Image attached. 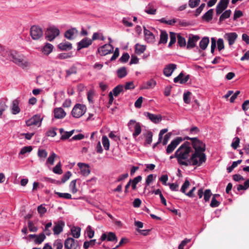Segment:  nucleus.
Returning <instances> with one entry per match:
<instances>
[{
  "label": "nucleus",
  "instance_id": "79ce46f5",
  "mask_svg": "<svg viewBox=\"0 0 249 249\" xmlns=\"http://www.w3.org/2000/svg\"><path fill=\"white\" fill-rule=\"evenodd\" d=\"M176 41V34L174 32H170V42L168 47H171Z\"/></svg>",
  "mask_w": 249,
  "mask_h": 249
},
{
  "label": "nucleus",
  "instance_id": "6e6552de",
  "mask_svg": "<svg viewBox=\"0 0 249 249\" xmlns=\"http://www.w3.org/2000/svg\"><path fill=\"white\" fill-rule=\"evenodd\" d=\"M134 125V132L133 133V136L136 138L137 136L139 135L142 131V128L141 124L139 123H136L134 120H131L128 123V126L129 129L131 130V126Z\"/></svg>",
  "mask_w": 249,
  "mask_h": 249
},
{
  "label": "nucleus",
  "instance_id": "4468645a",
  "mask_svg": "<svg viewBox=\"0 0 249 249\" xmlns=\"http://www.w3.org/2000/svg\"><path fill=\"white\" fill-rule=\"evenodd\" d=\"M238 35L235 32L228 33L225 34L224 37L227 40L230 46L233 45L237 38Z\"/></svg>",
  "mask_w": 249,
  "mask_h": 249
},
{
  "label": "nucleus",
  "instance_id": "473e14b6",
  "mask_svg": "<svg viewBox=\"0 0 249 249\" xmlns=\"http://www.w3.org/2000/svg\"><path fill=\"white\" fill-rule=\"evenodd\" d=\"M124 91V87L122 85H119L117 86H116L115 88H114L112 91L113 95H114L115 97H117L118 96V95L122 91Z\"/></svg>",
  "mask_w": 249,
  "mask_h": 249
},
{
  "label": "nucleus",
  "instance_id": "680f3d73",
  "mask_svg": "<svg viewBox=\"0 0 249 249\" xmlns=\"http://www.w3.org/2000/svg\"><path fill=\"white\" fill-rule=\"evenodd\" d=\"M33 148L31 146H24L20 150L19 154L24 155L26 153H29L32 150Z\"/></svg>",
  "mask_w": 249,
  "mask_h": 249
},
{
  "label": "nucleus",
  "instance_id": "9d476101",
  "mask_svg": "<svg viewBox=\"0 0 249 249\" xmlns=\"http://www.w3.org/2000/svg\"><path fill=\"white\" fill-rule=\"evenodd\" d=\"M199 39L200 37L197 35H189L186 46V49L187 50H190L195 48L196 46V42Z\"/></svg>",
  "mask_w": 249,
  "mask_h": 249
},
{
  "label": "nucleus",
  "instance_id": "72a5a7b5",
  "mask_svg": "<svg viewBox=\"0 0 249 249\" xmlns=\"http://www.w3.org/2000/svg\"><path fill=\"white\" fill-rule=\"evenodd\" d=\"M118 77L120 78L124 77L127 75L126 69L124 67H123L118 69L117 71Z\"/></svg>",
  "mask_w": 249,
  "mask_h": 249
},
{
  "label": "nucleus",
  "instance_id": "338daca9",
  "mask_svg": "<svg viewBox=\"0 0 249 249\" xmlns=\"http://www.w3.org/2000/svg\"><path fill=\"white\" fill-rule=\"evenodd\" d=\"M37 211L40 214V216H42L47 212L46 208L43 206V205H40L37 207Z\"/></svg>",
  "mask_w": 249,
  "mask_h": 249
},
{
  "label": "nucleus",
  "instance_id": "2eb2a0df",
  "mask_svg": "<svg viewBox=\"0 0 249 249\" xmlns=\"http://www.w3.org/2000/svg\"><path fill=\"white\" fill-rule=\"evenodd\" d=\"M54 224L55 225L53 228V233L55 235H58L63 231L65 226V222L62 220H60L54 223Z\"/></svg>",
  "mask_w": 249,
  "mask_h": 249
},
{
  "label": "nucleus",
  "instance_id": "c9c22d12",
  "mask_svg": "<svg viewBox=\"0 0 249 249\" xmlns=\"http://www.w3.org/2000/svg\"><path fill=\"white\" fill-rule=\"evenodd\" d=\"M146 49V46L139 44L135 45V52L138 54H141L143 53Z\"/></svg>",
  "mask_w": 249,
  "mask_h": 249
},
{
  "label": "nucleus",
  "instance_id": "49530a36",
  "mask_svg": "<svg viewBox=\"0 0 249 249\" xmlns=\"http://www.w3.org/2000/svg\"><path fill=\"white\" fill-rule=\"evenodd\" d=\"M74 130H72L69 132L65 131V132L61 136L60 139L61 140H66L69 139L74 133Z\"/></svg>",
  "mask_w": 249,
  "mask_h": 249
},
{
  "label": "nucleus",
  "instance_id": "4c0bfd02",
  "mask_svg": "<svg viewBox=\"0 0 249 249\" xmlns=\"http://www.w3.org/2000/svg\"><path fill=\"white\" fill-rule=\"evenodd\" d=\"M102 143L106 150H108L110 143L108 138L106 136H103L102 137Z\"/></svg>",
  "mask_w": 249,
  "mask_h": 249
},
{
  "label": "nucleus",
  "instance_id": "c756f323",
  "mask_svg": "<svg viewBox=\"0 0 249 249\" xmlns=\"http://www.w3.org/2000/svg\"><path fill=\"white\" fill-rule=\"evenodd\" d=\"M213 9L209 10L202 17V19L207 22L210 21L213 18Z\"/></svg>",
  "mask_w": 249,
  "mask_h": 249
},
{
  "label": "nucleus",
  "instance_id": "a19ab883",
  "mask_svg": "<svg viewBox=\"0 0 249 249\" xmlns=\"http://www.w3.org/2000/svg\"><path fill=\"white\" fill-rule=\"evenodd\" d=\"M77 73V68L75 66H72L68 70H66V77L70 76L72 74H75Z\"/></svg>",
  "mask_w": 249,
  "mask_h": 249
},
{
  "label": "nucleus",
  "instance_id": "ddd939ff",
  "mask_svg": "<svg viewBox=\"0 0 249 249\" xmlns=\"http://www.w3.org/2000/svg\"><path fill=\"white\" fill-rule=\"evenodd\" d=\"M42 118L39 115H35L26 122L28 126L38 125L40 126Z\"/></svg>",
  "mask_w": 249,
  "mask_h": 249
},
{
  "label": "nucleus",
  "instance_id": "39448f33",
  "mask_svg": "<svg viewBox=\"0 0 249 249\" xmlns=\"http://www.w3.org/2000/svg\"><path fill=\"white\" fill-rule=\"evenodd\" d=\"M30 34L34 40H38L43 36V32L38 26L34 25L30 28Z\"/></svg>",
  "mask_w": 249,
  "mask_h": 249
},
{
  "label": "nucleus",
  "instance_id": "58836bf2",
  "mask_svg": "<svg viewBox=\"0 0 249 249\" xmlns=\"http://www.w3.org/2000/svg\"><path fill=\"white\" fill-rule=\"evenodd\" d=\"M156 9L153 7V6L149 3L148 5L147 9L145 10V12L149 15H155L156 13Z\"/></svg>",
  "mask_w": 249,
  "mask_h": 249
},
{
  "label": "nucleus",
  "instance_id": "603ef678",
  "mask_svg": "<svg viewBox=\"0 0 249 249\" xmlns=\"http://www.w3.org/2000/svg\"><path fill=\"white\" fill-rule=\"evenodd\" d=\"M190 184L189 181L188 179H186L185 180L184 183L183 184L182 186H181L180 191L182 193L185 194L186 193V190L189 187V186H190Z\"/></svg>",
  "mask_w": 249,
  "mask_h": 249
},
{
  "label": "nucleus",
  "instance_id": "2f4dec72",
  "mask_svg": "<svg viewBox=\"0 0 249 249\" xmlns=\"http://www.w3.org/2000/svg\"><path fill=\"white\" fill-rule=\"evenodd\" d=\"M159 43L166 44L168 39V34L165 31L161 30Z\"/></svg>",
  "mask_w": 249,
  "mask_h": 249
},
{
  "label": "nucleus",
  "instance_id": "423d86ee",
  "mask_svg": "<svg viewBox=\"0 0 249 249\" xmlns=\"http://www.w3.org/2000/svg\"><path fill=\"white\" fill-rule=\"evenodd\" d=\"M60 34V31L58 29L54 27H50L48 28L45 33L46 38L49 41H52Z\"/></svg>",
  "mask_w": 249,
  "mask_h": 249
},
{
  "label": "nucleus",
  "instance_id": "c03bdc74",
  "mask_svg": "<svg viewBox=\"0 0 249 249\" xmlns=\"http://www.w3.org/2000/svg\"><path fill=\"white\" fill-rule=\"evenodd\" d=\"M37 155L39 158L43 159V160H44L47 157L48 153L44 149H38L37 152Z\"/></svg>",
  "mask_w": 249,
  "mask_h": 249
},
{
  "label": "nucleus",
  "instance_id": "13d9d810",
  "mask_svg": "<svg viewBox=\"0 0 249 249\" xmlns=\"http://www.w3.org/2000/svg\"><path fill=\"white\" fill-rule=\"evenodd\" d=\"M191 94V92L190 91H187L186 92L184 93L183 101L186 104H189L190 103V96Z\"/></svg>",
  "mask_w": 249,
  "mask_h": 249
},
{
  "label": "nucleus",
  "instance_id": "37998d69",
  "mask_svg": "<svg viewBox=\"0 0 249 249\" xmlns=\"http://www.w3.org/2000/svg\"><path fill=\"white\" fill-rule=\"evenodd\" d=\"M156 85V82L153 79H151L145 84L143 89H148L151 88H153Z\"/></svg>",
  "mask_w": 249,
  "mask_h": 249
},
{
  "label": "nucleus",
  "instance_id": "f03ea898",
  "mask_svg": "<svg viewBox=\"0 0 249 249\" xmlns=\"http://www.w3.org/2000/svg\"><path fill=\"white\" fill-rule=\"evenodd\" d=\"M192 151L190 143L185 142L176 151L174 157L177 159L178 163L181 165L188 166L193 165V161L189 159L190 153Z\"/></svg>",
  "mask_w": 249,
  "mask_h": 249
},
{
  "label": "nucleus",
  "instance_id": "e433bc0d",
  "mask_svg": "<svg viewBox=\"0 0 249 249\" xmlns=\"http://www.w3.org/2000/svg\"><path fill=\"white\" fill-rule=\"evenodd\" d=\"M46 236L44 233H41L36 236V239L35 240V243L36 244H40L45 240Z\"/></svg>",
  "mask_w": 249,
  "mask_h": 249
},
{
  "label": "nucleus",
  "instance_id": "a211bd4d",
  "mask_svg": "<svg viewBox=\"0 0 249 249\" xmlns=\"http://www.w3.org/2000/svg\"><path fill=\"white\" fill-rule=\"evenodd\" d=\"M144 115L155 124L159 123L162 120V117L160 115H155L149 112H145Z\"/></svg>",
  "mask_w": 249,
  "mask_h": 249
},
{
  "label": "nucleus",
  "instance_id": "f257e3e1",
  "mask_svg": "<svg viewBox=\"0 0 249 249\" xmlns=\"http://www.w3.org/2000/svg\"><path fill=\"white\" fill-rule=\"evenodd\" d=\"M185 139L191 141L193 147L195 150L191 156L193 165L200 166L206 160V156L204 153L206 150L205 144L197 138L186 137Z\"/></svg>",
  "mask_w": 249,
  "mask_h": 249
},
{
  "label": "nucleus",
  "instance_id": "a18cd8bd",
  "mask_svg": "<svg viewBox=\"0 0 249 249\" xmlns=\"http://www.w3.org/2000/svg\"><path fill=\"white\" fill-rule=\"evenodd\" d=\"M54 194L57 195L60 198H64L65 199H71V195L69 193H62L56 191H54Z\"/></svg>",
  "mask_w": 249,
  "mask_h": 249
},
{
  "label": "nucleus",
  "instance_id": "1a4fd4ad",
  "mask_svg": "<svg viewBox=\"0 0 249 249\" xmlns=\"http://www.w3.org/2000/svg\"><path fill=\"white\" fill-rule=\"evenodd\" d=\"M229 3V0H220L216 7V15H219L224 12L228 7Z\"/></svg>",
  "mask_w": 249,
  "mask_h": 249
},
{
  "label": "nucleus",
  "instance_id": "bb28decb",
  "mask_svg": "<svg viewBox=\"0 0 249 249\" xmlns=\"http://www.w3.org/2000/svg\"><path fill=\"white\" fill-rule=\"evenodd\" d=\"M53 48V46L52 44L47 43L42 49V52L44 53V54L48 55L52 52Z\"/></svg>",
  "mask_w": 249,
  "mask_h": 249
},
{
  "label": "nucleus",
  "instance_id": "69168bd1",
  "mask_svg": "<svg viewBox=\"0 0 249 249\" xmlns=\"http://www.w3.org/2000/svg\"><path fill=\"white\" fill-rule=\"evenodd\" d=\"M243 15V13L241 11L235 10L234 13L233 19L236 20L238 18L242 17Z\"/></svg>",
  "mask_w": 249,
  "mask_h": 249
},
{
  "label": "nucleus",
  "instance_id": "6e6d98bb",
  "mask_svg": "<svg viewBox=\"0 0 249 249\" xmlns=\"http://www.w3.org/2000/svg\"><path fill=\"white\" fill-rule=\"evenodd\" d=\"M159 21L161 23H165L166 24H168V25H173L174 24H175L177 22V20L175 19L167 20L165 19V18H162L160 19Z\"/></svg>",
  "mask_w": 249,
  "mask_h": 249
},
{
  "label": "nucleus",
  "instance_id": "f8f14e48",
  "mask_svg": "<svg viewBox=\"0 0 249 249\" xmlns=\"http://www.w3.org/2000/svg\"><path fill=\"white\" fill-rule=\"evenodd\" d=\"M113 47L110 43L106 44L98 49V52L101 55H106L112 53Z\"/></svg>",
  "mask_w": 249,
  "mask_h": 249
},
{
  "label": "nucleus",
  "instance_id": "f704fd0d",
  "mask_svg": "<svg viewBox=\"0 0 249 249\" xmlns=\"http://www.w3.org/2000/svg\"><path fill=\"white\" fill-rule=\"evenodd\" d=\"M177 38L178 43L180 47H186L187 44L185 38L184 37H182L180 34H178L177 35Z\"/></svg>",
  "mask_w": 249,
  "mask_h": 249
},
{
  "label": "nucleus",
  "instance_id": "20e7f679",
  "mask_svg": "<svg viewBox=\"0 0 249 249\" xmlns=\"http://www.w3.org/2000/svg\"><path fill=\"white\" fill-rule=\"evenodd\" d=\"M86 111V107L85 105L77 104L71 111V115L73 117L78 118L83 115Z\"/></svg>",
  "mask_w": 249,
  "mask_h": 249
},
{
  "label": "nucleus",
  "instance_id": "bf43d9fd",
  "mask_svg": "<svg viewBox=\"0 0 249 249\" xmlns=\"http://www.w3.org/2000/svg\"><path fill=\"white\" fill-rule=\"evenodd\" d=\"M153 133L151 131H148L146 135L145 142L150 144L152 142Z\"/></svg>",
  "mask_w": 249,
  "mask_h": 249
},
{
  "label": "nucleus",
  "instance_id": "864d4df0",
  "mask_svg": "<svg viewBox=\"0 0 249 249\" xmlns=\"http://www.w3.org/2000/svg\"><path fill=\"white\" fill-rule=\"evenodd\" d=\"M76 179H74L72 180L70 184V188L73 194H75L78 191L76 188Z\"/></svg>",
  "mask_w": 249,
  "mask_h": 249
},
{
  "label": "nucleus",
  "instance_id": "aec40b11",
  "mask_svg": "<svg viewBox=\"0 0 249 249\" xmlns=\"http://www.w3.org/2000/svg\"><path fill=\"white\" fill-rule=\"evenodd\" d=\"M143 29L145 40L148 43L154 42L155 41V36L149 30L146 29L145 27H143Z\"/></svg>",
  "mask_w": 249,
  "mask_h": 249
},
{
  "label": "nucleus",
  "instance_id": "5fc2aeb1",
  "mask_svg": "<svg viewBox=\"0 0 249 249\" xmlns=\"http://www.w3.org/2000/svg\"><path fill=\"white\" fill-rule=\"evenodd\" d=\"M28 226L30 231L36 232L37 231L38 228L36 227L35 226L32 221H29L28 222Z\"/></svg>",
  "mask_w": 249,
  "mask_h": 249
},
{
  "label": "nucleus",
  "instance_id": "7ed1b4c3",
  "mask_svg": "<svg viewBox=\"0 0 249 249\" xmlns=\"http://www.w3.org/2000/svg\"><path fill=\"white\" fill-rule=\"evenodd\" d=\"M10 54L12 57L10 61L22 68L24 69L30 66V63L25 59L24 55L20 54L15 51Z\"/></svg>",
  "mask_w": 249,
  "mask_h": 249
},
{
  "label": "nucleus",
  "instance_id": "a878e982",
  "mask_svg": "<svg viewBox=\"0 0 249 249\" xmlns=\"http://www.w3.org/2000/svg\"><path fill=\"white\" fill-rule=\"evenodd\" d=\"M209 42L210 40L209 38L208 37H203L199 42L200 48L202 50H205L207 48L209 43Z\"/></svg>",
  "mask_w": 249,
  "mask_h": 249
},
{
  "label": "nucleus",
  "instance_id": "cd10ccee",
  "mask_svg": "<svg viewBox=\"0 0 249 249\" xmlns=\"http://www.w3.org/2000/svg\"><path fill=\"white\" fill-rule=\"evenodd\" d=\"M231 14V11L230 9L223 12L219 18V23H221L225 19L230 17Z\"/></svg>",
  "mask_w": 249,
  "mask_h": 249
},
{
  "label": "nucleus",
  "instance_id": "e2e57ef3",
  "mask_svg": "<svg viewBox=\"0 0 249 249\" xmlns=\"http://www.w3.org/2000/svg\"><path fill=\"white\" fill-rule=\"evenodd\" d=\"M87 234L89 238H92L94 235V231L92 229L91 227L89 226L86 229Z\"/></svg>",
  "mask_w": 249,
  "mask_h": 249
},
{
  "label": "nucleus",
  "instance_id": "393cba45",
  "mask_svg": "<svg viewBox=\"0 0 249 249\" xmlns=\"http://www.w3.org/2000/svg\"><path fill=\"white\" fill-rule=\"evenodd\" d=\"M19 102L17 99L14 100L12 102V112L13 114L18 113L20 109L18 107Z\"/></svg>",
  "mask_w": 249,
  "mask_h": 249
},
{
  "label": "nucleus",
  "instance_id": "dca6fc26",
  "mask_svg": "<svg viewBox=\"0 0 249 249\" xmlns=\"http://www.w3.org/2000/svg\"><path fill=\"white\" fill-rule=\"evenodd\" d=\"M92 43V40L87 37L84 38L78 43L77 50H80L82 48H87L91 45Z\"/></svg>",
  "mask_w": 249,
  "mask_h": 249
},
{
  "label": "nucleus",
  "instance_id": "4be33fe9",
  "mask_svg": "<svg viewBox=\"0 0 249 249\" xmlns=\"http://www.w3.org/2000/svg\"><path fill=\"white\" fill-rule=\"evenodd\" d=\"M54 117L56 119H62L66 115V113L61 107L56 108L54 109Z\"/></svg>",
  "mask_w": 249,
  "mask_h": 249
},
{
  "label": "nucleus",
  "instance_id": "412c9836",
  "mask_svg": "<svg viewBox=\"0 0 249 249\" xmlns=\"http://www.w3.org/2000/svg\"><path fill=\"white\" fill-rule=\"evenodd\" d=\"M184 74L182 72H180L179 75L174 79V82L177 83L179 82L180 84L186 83L190 78V75H187L184 78Z\"/></svg>",
  "mask_w": 249,
  "mask_h": 249
},
{
  "label": "nucleus",
  "instance_id": "b1692460",
  "mask_svg": "<svg viewBox=\"0 0 249 249\" xmlns=\"http://www.w3.org/2000/svg\"><path fill=\"white\" fill-rule=\"evenodd\" d=\"M77 33V31L75 28H72L67 30L65 33V37L69 40L73 39V36Z\"/></svg>",
  "mask_w": 249,
  "mask_h": 249
},
{
  "label": "nucleus",
  "instance_id": "6ab92c4d",
  "mask_svg": "<svg viewBox=\"0 0 249 249\" xmlns=\"http://www.w3.org/2000/svg\"><path fill=\"white\" fill-rule=\"evenodd\" d=\"M77 165L80 169L81 173L83 176H87L89 174L90 171L88 164L79 162Z\"/></svg>",
  "mask_w": 249,
  "mask_h": 249
},
{
  "label": "nucleus",
  "instance_id": "f3484780",
  "mask_svg": "<svg viewBox=\"0 0 249 249\" xmlns=\"http://www.w3.org/2000/svg\"><path fill=\"white\" fill-rule=\"evenodd\" d=\"M176 68L177 65L175 64H169L166 65L163 69L164 74L167 77H169L171 75Z\"/></svg>",
  "mask_w": 249,
  "mask_h": 249
},
{
  "label": "nucleus",
  "instance_id": "8fccbe9b",
  "mask_svg": "<svg viewBox=\"0 0 249 249\" xmlns=\"http://www.w3.org/2000/svg\"><path fill=\"white\" fill-rule=\"evenodd\" d=\"M96 242V239L90 240L89 241H85L84 243L83 247L85 249H88L89 247H93Z\"/></svg>",
  "mask_w": 249,
  "mask_h": 249
},
{
  "label": "nucleus",
  "instance_id": "0eeeda50",
  "mask_svg": "<svg viewBox=\"0 0 249 249\" xmlns=\"http://www.w3.org/2000/svg\"><path fill=\"white\" fill-rule=\"evenodd\" d=\"M183 141V139L180 137L176 138L175 140H173L167 146L166 149V152L167 154H170L173 152L177 146Z\"/></svg>",
  "mask_w": 249,
  "mask_h": 249
},
{
  "label": "nucleus",
  "instance_id": "0e129e2a",
  "mask_svg": "<svg viewBox=\"0 0 249 249\" xmlns=\"http://www.w3.org/2000/svg\"><path fill=\"white\" fill-rule=\"evenodd\" d=\"M71 57V53H61L59 54L58 58L60 59H65Z\"/></svg>",
  "mask_w": 249,
  "mask_h": 249
},
{
  "label": "nucleus",
  "instance_id": "ea45409f",
  "mask_svg": "<svg viewBox=\"0 0 249 249\" xmlns=\"http://www.w3.org/2000/svg\"><path fill=\"white\" fill-rule=\"evenodd\" d=\"M107 241L117 242L118 239L115 233L112 232H109L107 234Z\"/></svg>",
  "mask_w": 249,
  "mask_h": 249
},
{
  "label": "nucleus",
  "instance_id": "9b49d317",
  "mask_svg": "<svg viewBox=\"0 0 249 249\" xmlns=\"http://www.w3.org/2000/svg\"><path fill=\"white\" fill-rule=\"evenodd\" d=\"M78 243L73 238L69 237L64 242V247L67 249H77Z\"/></svg>",
  "mask_w": 249,
  "mask_h": 249
},
{
  "label": "nucleus",
  "instance_id": "3c124183",
  "mask_svg": "<svg viewBox=\"0 0 249 249\" xmlns=\"http://www.w3.org/2000/svg\"><path fill=\"white\" fill-rule=\"evenodd\" d=\"M57 157V155L54 152H53L48 157L47 160V163L50 164V165H53L54 163V159Z\"/></svg>",
  "mask_w": 249,
  "mask_h": 249
},
{
  "label": "nucleus",
  "instance_id": "09e8293b",
  "mask_svg": "<svg viewBox=\"0 0 249 249\" xmlns=\"http://www.w3.org/2000/svg\"><path fill=\"white\" fill-rule=\"evenodd\" d=\"M212 194L210 189H206L204 192V199L205 202H208Z\"/></svg>",
  "mask_w": 249,
  "mask_h": 249
},
{
  "label": "nucleus",
  "instance_id": "de8ad7c7",
  "mask_svg": "<svg viewBox=\"0 0 249 249\" xmlns=\"http://www.w3.org/2000/svg\"><path fill=\"white\" fill-rule=\"evenodd\" d=\"M53 172L57 174L61 175L62 174V170L61 169V164L60 162H58L56 165L53 168Z\"/></svg>",
  "mask_w": 249,
  "mask_h": 249
},
{
  "label": "nucleus",
  "instance_id": "774afa93",
  "mask_svg": "<svg viewBox=\"0 0 249 249\" xmlns=\"http://www.w3.org/2000/svg\"><path fill=\"white\" fill-rule=\"evenodd\" d=\"M71 174L70 171H67L63 176L61 179V182L65 183L71 177Z\"/></svg>",
  "mask_w": 249,
  "mask_h": 249
},
{
  "label": "nucleus",
  "instance_id": "5701e85b",
  "mask_svg": "<svg viewBox=\"0 0 249 249\" xmlns=\"http://www.w3.org/2000/svg\"><path fill=\"white\" fill-rule=\"evenodd\" d=\"M58 48L62 51H69L72 49V44L68 42H62L58 44Z\"/></svg>",
  "mask_w": 249,
  "mask_h": 249
},
{
  "label": "nucleus",
  "instance_id": "4d7b16f0",
  "mask_svg": "<svg viewBox=\"0 0 249 249\" xmlns=\"http://www.w3.org/2000/svg\"><path fill=\"white\" fill-rule=\"evenodd\" d=\"M200 1V0H189V6L191 8H194L198 5Z\"/></svg>",
  "mask_w": 249,
  "mask_h": 249
},
{
  "label": "nucleus",
  "instance_id": "c85d7f7f",
  "mask_svg": "<svg viewBox=\"0 0 249 249\" xmlns=\"http://www.w3.org/2000/svg\"><path fill=\"white\" fill-rule=\"evenodd\" d=\"M142 178L141 176H138L137 177L133 179H130L129 180L130 182V184L131 185L132 189L133 190H136L137 187V184L141 181Z\"/></svg>",
  "mask_w": 249,
  "mask_h": 249
},
{
  "label": "nucleus",
  "instance_id": "7c9ffc66",
  "mask_svg": "<svg viewBox=\"0 0 249 249\" xmlns=\"http://www.w3.org/2000/svg\"><path fill=\"white\" fill-rule=\"evenodd\" d=\"M71 232L74 238H78L80 236L81 228L78 227H73L71 230Z\"/></svg>",
  "mask_w": 249,
  "mask_h": 249
},
{
  "label": "nucleus",
  "instance_id": "052dcab7",
  "mask_svg": "<svg viewBox=\"0 0 249 249\" xmlns=\"http://www.w3.org/2000/svg\"><path fill=\"white\" fill-rule=\"evenodd\" d=\"M129 55L127 53H124L121 58L119 59V61L121 63H126L128 61L129 59Z\"/></svg>",
  "mask_w": 249,
  "mask_h": 249
}]
</instances>
